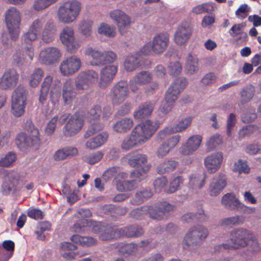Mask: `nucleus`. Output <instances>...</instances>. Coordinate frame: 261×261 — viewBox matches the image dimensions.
<instances>
[{"label":"nucleus","mask_w":261,"mask_h":261,"mask_svg":"<svg viewBox=\"0 0 261 261\" xmlns=\"http://www.w3.org/2000/svg\"><path fill=\"white\" fill-rule=\"evenodd\" d=\"M159 127L158 122L149 120L137 125L122 141L121 149L124 151H128L142 145L151 137Z\"/></svg>","instance_id":"nucleus-1"},{"label":"nucleus","mask_w":261,"mask_h":261,"mask_svg":"<svg viewBox=\"0 0 261 261\" xmlns=\"http://www.w3.org/2000/svg\"><path fill=\"white\" fill-rule=\"evenodd\" d=\"M81 4L77 0H67L59 8L57 12L58 20L64 24L73 22L81 11Z\"/></svg>","instance_id":"nucleus-2"},{"label":"nucleus","mask_w":261,"mask_h":261,"mask_svg":"<svg viewBox=\"0 0 261 261\" xmlns=\"http://www.w3.org/2000/svg\"><path fill=\"white\" fill-rule=\"evenodd\" d=\"M253 239L254 236L249 230L244 228L235 229L230 232L229 240L218 247L227 249L244 247Z\"/></svg>","instance_id":"nucleus-3"},{"label":"nucleus","mask_w":261,"mask_h":261,"mask_svg":"<svg viewBox=\"0 0 261 261\" xmlns=\"http://www.w3.org/2000/svg\"><path fill=\"white\" fill-rule=\"evenodd\" d=\"M207 228L198 225L189 229L184 238L182 246L184 249L191 250L194 246L199 245L208 236Z\"/></svg>","instance_id":"nucleus-4"},{"label":"nucleus","mask_w":261,"mask_h":261,"mask_svg":"<svg viewBox=\"0 0 261 261\" xmlns=\"http://www.w3.org/2000/svg\"><path fill=\"white\" fill-rule=\"evenodd\" d=\"M128 164L135 168L141 167L139 170H133L131 172V177L139 178L143 180L145 178L147 173L150 169V165H147L142 167L147 161V156L145 154L133 152L127 155Z\"/></svg>","instance_id":"nucleus-5"},{"label":"nucleus","mask_w":261,"mask_h":261,"mask_svg":"<svg viewBox=\"0 0 261 261\" xmlns=\"http://www.w3.org/2000/svg\"><path fill=\"white\" fill-rule=\"evenodd\" d=\"M85 54L92 58L91 64L92 65L99 66L114 63L117 58V55L112 50H101L88 46L85 50Z\"/></svg>","instance_id":"nucleus-6"},{"label":"nucleus","mask_w":261,"mask_h":261,"mask_svg":"<svg viewBox=\"0 0 261 261\" xmlns=\"http://www.w3.org/2000/svg\"><path fill=\"white\" fill-rule=\"evenodd\" d=\"M169 44V37L166 34L155 35L152 40L144 44L141 49V52L144 56L158 54L163 53Z\"/></svg>","instance_id":"nucleus-7"},{"label":"nucleus","mask_w":261,"mask_h":261,"mask_svg":"<svg viewBox=\"0 0 261 261\" xmlns=\"http://www.w3.org/2000/svg\"><path fill=\"white\" fill-rule=\"evenodd\" d=\"M5 20L11 39L16 40L18 38L20 33L21 22L20 12L15 7H10L6 12Z\"/></svg>","instance_id":"nucleus-8"},{"label":"nucleus","mask_w":261,"mask_h":261,"mask_svg":"<svg viewBox=\"0 0 261 261\" xmlns=\"http://www.w3.org/2000/svg\"><path fill=\"white\" fill-rule=\"evenodd\" d=\"M27 91L25 88L19 86L13 92L12 96L11 111L15 117L23 115L27 105Z\"/></svg>","instance_id":"nucleus-9"},{"label":"nucleus","mask_w":261,"mask_h":261,"mask_svg":"<svg viewBox=\"0 0 261 261\" xmlns=\"http://www.w3.org/2000/svg\"><path fill=\"white\" fill-rule=\"evenodd\" d=\"M46 22L43 17H38L30 22L28 30L23 33L21 41L25 43H32L40 37Z\"/></svg>","instance_id":"nucleus-10"},{"label":"nucleus","mask_w":261,"mask_h":261,"mask_svg":"<svg viewBox=\"0 0 261 261\" xmlns=\"http://www.w3.org/2000/svg\"><path fill=\"white\" fill-rule=\"evenodd\" d=\"M59 37L61 43L70 53H75L81 46L75 38L73 28L70 26H65L61 31Z\"/></svg>","instance_id":"nucleus-11"},{"label":"nucleus","mask_w":261,"mask_h":261,"mask_svg":"<svg viewBox=\"0 0 261 261\" xmlns=\"http://www.w3.org/2000/svg\"><path fill=\"white\" fill-rule=\"evenodd\" d=\"M100 114L101 108L99 106H95L90 110L87 116L90 125L85 137H89L103 128V125L98 121Z\"/></svg>","instance_id":"nucleus-12"},{"label":"nucleus","mask_w":261,"mask_h":261,"mask_svg":"<svg viewBox=\"0 0 261 261\" xmlns=\"http://www.w3.org/2000/svg\"><path fill=\"white\" fill-rule=\"evenodd\" d=\"M80 59L73 55L64 60L61 63L59 69L61 73L65 76H70L77 72L81 67Z\"/></svg>","instance_id":"nucleus-13"},{"label":"nucleus","mask_w":261,"mask_h":261,"mask_svg":"<svg viewBox=\"0 0 261 261\" xmlns=\"http://www.w3.org/2000/svg\"><path fill=\"white\" fill-rule=\"evenodd\" d=\"M16 143L20 147L29 146H39L41 142L38 129L33 127L28 135L23 133L19 134L16 137Z\"/></svg>","instance_id":"nucleus-14"},{"label":"nucleus","mask_w":261,"mask_h":261,"mask_svg":"<svg viewBox=\"0 0 261 261\" xmlns=\"http://www.w3.org/2000/svg\"><path fill=\"white\" fill-rule=\"evenodd\" d=\"M97 79L98 74L95 71L89 70L81 72L75 81L76 89L86 90L96 81Z\"/></svg>","instance_id":"nucleus-15"},{"label":"nucleus","mask_w":261,"mask_h":261,"mask_svg":"<svg viewBox=\"0 0 261 261\" xmlns=\"http://www.w3.org/2000/svg\"><path fill=\"white\" fill-rule=\"evenodd\" d=\"M110 16L116 22L121 34L125 33L126 30L129 28L131 18L122 10H114L110 12Z\"/></svg>","instance_id":"nucleus-16"},{"label":"nucleus","mask_w":261,"mask_h":261,"mask_svg":"<svg viewBox=\"0 0 261 261\" xmlns=\"http://www.w3.org/2000/svg\"><path fill=\"white\" fill-rule=\"evenodd\" d=\"M187 82L186 79H176L170 86L167 90L165 99L168 102H174L178 98L181 90H182L187 85Z\"/></svg>","instance_id":"nucleus-17"},{"label":"nucleus","mask_w":261,"mask_h":261,"mask_svg":"<svg viewBox=\"0 0 261 261\" xmlns=\"http://www.w3.org/2000/svg\"><path fill=\"white\" fill-rule=\"evenodd\" d=\"M61 57V54L57 47H49L43 48L39 56V61L45 65H51L57 62Z\"/></svg>","instance_id":"nucleus-18"},{"label":"nucleus","mask_w":261,"mask_h":261,"mask_svg":"<svg viewBox=\"0 0 261 261\" xmlns=\"http://www.w3.org/2000/svg\"><path fill=\"white\" fill-rule=\"evenodd\" d=\"M127 85L126 82L121 81L113 87L109 96L114 104L121 103L126 99L128 95Z\"/></svg>","instance_id":"nucleus-19"},{"label":"nucleus","mask_w":261,"mask_h":261,"mask_svg":"<svg viewBox=\"0 0 261 261\" xmlns=\"http://www.w3.org/2000/svg\"><path fill=\"white\" fill-rule=\"evenodd\" d=\"M227 185V178L224 175H215L208 185L207 192L211 196L216 197L223 191Z\"/></svg>","instance_id":"nucleus-20"},{"label":"nucleus","mask_w":261,"mask_h":261,"mask_svg":"<svg viewBox=\"0 0 261 261\" xmlns=\"http://www.w3.org/2000/svg\"><path fill=\"white\" fill-rule=\"evenodd\" d=\"M19 74L13 69L6 70L0 79V88L9 90L13 88L17 84Z\"/></svg>","instance_id":"nucleus-21"},{"label":"nucleus","mask_w":261,"mask_h":261,"mask_svg":"<svg viewBox=\"0 0 261 261\" xmlns=\"http://www.w3.org/2000/svg\"><path fill=\"white\" fill-rule=\"evenodd\" d=\"M83 119L82 117L75 114L71 116L63 128L65 136L70 137L76 135L82 128Z\"/></svg>","instance_id":"nucleus-22"},{"label":"nucleus","mask_w":261,"mask_h":261,"mask_svg":"<svg viewBox=\"0 0 261 261\" xmlns=\"http://www.w3.org/2000/svg\"><path fill=\"white\" fill-rule=\"evenodd\" d=\"M202 137L198 135H193L183 143L179 148V152L184 155L192 154L200 146Z\"/></svg>","instance_id":"nucleus-23"},{"label":"nucleus","mask_w":261,"mask_h":261,"mask_svg":"<svg viewBox=\"0 0 261 261\" xmlns=\"http://www.w3.org/2000/svg\"><path fill=\"white\" fill-rule=\"evenodd\" d=\"M223 159L222 152H217L207 155L204 159V165L208 172L214 173L220 168Z\"/></svg>","instance_id":"nucleus-24"},{"label":"nucleus","mask_w":261,"mask_h":261,"mask_svg":"<svg viewBox=\"0 0 261 261\" xmlns=\"http://www.w3.org/2000/svg\"><path fill=\"white\" fill-rule=\"evenodd\" d=\"M117 71V66L110 65L102 68L99 85L101 88H106L112 82Z\"/></svg>","instance_id":"nucleus-25"},{"label":"nucleus","mask_w":261,"mask_h":261,"mask_svg":"<svg viewBox=\"0 0 261 261\" xmlns=\"http://www.w3.org/2000/svg\"><path fill=\"white\" fill-rule=\"evenodd\" d=\"M119 228L114 229L109 227L100 226L97 222L95 223L92 228V230L99 234V238L103 241H109L116 239L119 237H116L115 235L119 232Z\"/></svg>","instance_id":"nucleus-26"},{"label":"nucleus","mask_w":261,"mask_h":261,"mask_svg":"<svg viewBox=\"0 0 261 261\" xmlns=\"http://www.w3.org/2000/svg\"><path fill=\"white\" fill-rule=\"evenodd\" d=\"M221 204L226 208L230 210H243L245 205L241 202L232 193L224 195L221 198Z\"/></svg>","instance_id":"nucleus-27"},{"label":"nucleus","mask_w":261,"mask_h":261,"mask_svg":"<svg viewBox=\"0 0 261 261\" xmlns=\"http://www.w3.org/2000/svg\"><path fill=\"white\" fill-rule=\"evenodd\" d=\"M152 79V75L148 71H141L137 73L129 82L131 90L137 92L139 87L149 83Z\"/></svg>","instance_id":"nucleus-28"},{"label":"nucleus","mask_w":261,"mask_h":261,"mask_svg":"<svg viewBox=\"0 0 261 261\" xmlns=\"http://www.w3.org/2000/svg\"><path fill=\"white\" fill-rule=\"evenodd\" d=\"M191 29L188 24L179 26L174 34L175 42L179 45L186 43L191 35Z\"/></svg>","instance_id":"nucleus-29"},{"label":"nucleus","mask_w":261,"mask_h":261,"mask_svg":"<svg viewBox=\"0 0 261 261\" xmlns=\"http://www.w3.org/2000/svg\"><path fill=\"white\" fill-rule=\"evenodd\" d=\"M142 55L141 50L128 55L124 62V68L127 71H132L139 68L141 66L140 57Z\"/></svg>","instance_id":"nucleus-30"},{"label":"nucleus","mask_w":261,"mask_h":261,"mask_svg":"<svg viewBox=\"0 0 261 261\" xmlns=\"http://www.w3.org/2000/svg\"><path fill=\"white\" fill-rule=\"evenodd\" d=\"M19 175L14 172L8 173L4 177V182L2 185L3 192L7 193L11 191L19 182Z\"/></svg>","instance_id":"nucleus-31"},{"label":"nucleus","mask_w":261,"mask_h":261,"mask_svg":"<svg viewBox=\"0 0 261 261\" xmlns=\"http://www.w3.org/2000/svg\"><path fill=\"white\" fill-rule=\"evenodd\" d=\"M205 179L202 174H193L189 176V188L192 193H197L204 186Z\"/></svg>","instance_id":"nucleus-32"},{"label":"nucleus","mask_w":261,"mask_h":261,"mask_svg":"<svg viewBox=\"0 0 261 261\" xmlns=\"http://www.w3.org/2000/svg\"><path fill=\"white\" fill-rule=\"evenodd\" d=\"M56 32L57 28L54 23L51 21H47L40 37L43 42L50 43L55 39Z\"/></svg>","instance_id":"nucleus-33"},{"label":"nucleus","mask_w":261,"mask_h":261,"mask_svg":"<svg viewBox=\"0 0 261 261\" xmlns=\"http://www.w3.org/2000/svg\"><path fill=\"white\" fill-rule=\"evenodd\" d=\"M76 94L72 80H66L64 84L62 92L64 102L67 105L70 104L75 98Z\"/></svg>","instance_id":"nucleus-34"},{"label":"nucleus","mask_w":261,"mask_h":261,"mask_svg":"<svg viewBox=\"0 0 261 261\" xmlns=\"http://www.w3.org/2000/svg\"><path fill=\"white\" fill-rule=\"evenodd\" d=\"M134 121L130 117H124L117 121L113 126L115 132L120 134L128 132L133 126Z\"/></svg>","instance_id":"nucleus-35"},{"label":"nucleus","mask_w":261,"mask_h":261,"mask_svg":"<svg viewBox=\"0 0 261 261\" xmlns=\"http://www.w3.org/2000/svg\"><path fill=\"white\" fill-rule=\"evenodd\" d=\"M154 107V103L150 102H147L141 105L138 110L134 112V118L139 121L149 116L151 114Z\"/></svg>","instance_id":"nucleus-36"},{"label":"nucleus","mask_w":261,"mask_h":261,"mask_svg":"<svg viewBox=\"0 0 261 261\" xmlns=\"http://www.w3.org/2000/svg\"><path fill=\"white\" fill-rule=\"evenodd\" d=\"M108 138V134L106 132H102L88 140L85 143L86 147L90 150L96 149L104 144Z\"/></svg>","instance_id":"nucleus-37"},{"label":"nucleus","mask_w":261,"mask_h":261,"mask_svg":"<svg viewBox=\"0 0 261 261\" xmlns=\"http://www.w3.org/2000/svg\"><path fill=\"white\" fill-rule=\"evenodd\" d=\"M151 242L149 239L141 241L138 245L134 243L121 244L117 246L119 252L122 253L132 254L135 252L138 247H145L148 245Z\"/></svg>","instance_id":"nucleus-38"},{"label":"nucleus","mask_w":261,"mask_h":261,"mask_svg":"<svg viewBox=\"0 0 261 261\" xmlns=\"http://www.w3.org/2000/svg\"><path fill=\"white\" fill-rule=\"evenodd\" d=\"M173 205L166 202L161 203L155 208L151 206V218L155 220L162 219L164 218L165 213L173 210Z\"/></svg>","instance_id":"nucleus-39"},{"label":"nucleus","mask_w":261,"mask_h":261,"mask_svg":"<svg viewBox=\"0 0 261 261\" xmlns=\"http://www.w3.org/2000/svg\"><path fill=\"white\" fill-rule=\"evenodd\" d=\"M178 166L177 161L167 159L157 166L156 171L159 174H163L174 171Z\"/></svg>","instance_id":"nucleus-40"},{"label":"nucleus","mask_w":261,"mask_h":261,"mask_svg":"<svg viewBox=\"0 0 261 261\" xmlns=\"http://www.w3.org/2000/svg\"><path fill=\"white\" fill-rule=\"evenodd\" d=\"M116 237L126 236L128 237H139L143 233V230L138 226H132L125 228H119Z\"/></svg>","instance_id":"nucleus-41"},{"label":"nucleus","mask_w":261,"mask_h":261,"mask_svg":"<svg viewBox=\"0 0 261 261\" xmlns=\"http://www.w3.org/2000/svg\"><path fill=\"white\" fill-rule=\"evenodd\" d=\"M76 246L69 242H64L61 247V253L67 259H72L76 257V253L73 251Z\"/></svg>","instance_id":"nucleus-42"},{"label":"nucleus","mask_w":261,"mask_h":261,"mask_svg":"<svg viewBox=\"0 0 261 261\" xmlns=\"http://www.w3.org/2000/svg\"><path fill=\"white\" fill-rule=\"evenodd\" d=\"M71 240L75 243H79L83 247H90L97 243V240L92 237H83L78 234L73 235L71 237Z\"/></svg>","instance_id":"nucleus-43"},{"label":"nucleus","mask_w":261,"mask_h":261,"mask_svg":"<svg viewBox=\"0 0 261 261\" xmlns=\"http://www.w3.org/2000/svg\"><path fill=\"white\" fill-rule=\"evenodd\" d=\"M186 69L187 71L192 74L199 69V62L195 55L189 54L187 57L186 62Z\"/></svg>","instance_id":"nucleus-44"},{"label":"nucleus","mask_w":261,"mask_h":261,"mask_svg":"<svg viewBox=\"0 0 261 261\" xmlns=\"http://www.w3.org/2000/svg\"><path fill=\"white\" fill-rule=\"evenodd\" d=\"M53 81V77L50 75L45 77L41 86L39 100L43 103L47 99L49 89Z\"/></svg>","instance_id":"nucleus-45"},{"label":"nucleus","mask_w":261,"mask_h":261,"mask_svg":"<svg viewBox=\"0 0 261 261\" xmlns=\"http://www.w3.org/2000/svg\"><path fill=\"white\" fill-rule=\"evenodd\" d=\"M93 22L90 20H82L79 24V31L85 38L91 37Z\"/></svg>","instance_id":"nucleus-46"},{"label":"nucleus","mask_w":261,"mask_h":261,"mask_svg":"<svg viewBox=\"0 0 261 261\" xmlns=\"http://www.w3.org/2000/svg\"><path fill=\"white\" fill-rule=\"evenodd\" d=\"M206 218L207 217L204 214L203 210H199L198 213L196 214H194L191 213L185 214L182 217V220L184 222L190 223L195 220L203 221H204Z\"/></svg>","instance_id":"nucleus-47"},{"label":"nucleus","mask_w":261,"mask_h":261,"mask_svg":"<svg viewBox=\"0 0 261 261\" xmlns=\"http://www.w3.org/2000/svg\"><path fill=\"white\" fill-rule=\"evenodd\" d=\"M95 223V222L91 220L82 219L74 224L72 227V230L74 232H81L85 230V227H92V228Z\"/></svg>","instance_id":"nucleus-48"},{"label":"nucleus","mask_w":261,"mask_h":261,"mask_svg":"<svg viewBox=\"0 0 261 261\" xmlns=\"http://www.w3.org/2000/svg\"><path fill=\"white\" fill-rule=\"evenodd\" d=\"M152 212L151 206H145L140 208L133 210L130 215L131 217L136 219H141L145 214H148L151 218V213Z\"/></svg>","instance_id":"nucleus-49"},{"label":"nucleus","mask_w":261,"mask_h":261,"mask_svg":"<svg viewBox=\"0 0 261 261\" xmlns=\"http://www.w3.org/2000/svg\"><path fill=\"white\" fill-rule=\"evenodd\" d=\"M43 74V71L37 68L34 70L30 77V85L32 87H35L39 85Z\"/></svg>","instance_id":"nucleus-50"},{"label":"nucleus","mask_w":261,"mask_h":261,"mask_svg":"<svg viewBox=\"0 0 261 261\" xmlns=\"http://www.w3.org/2000/svg\"><path fill=\"white\" fill-rule=\"evenodd\" d=\"M97 32L99 34L109 37H113L115 35V28L105 23L100 25Z\"/></svg>","instance_id":"nucleus-51"},{"label":"nucleus","mask_w":261,"mask_h":261,"mask_svg":"<svg viewBox=\"0 0 261 261\" xmlns=\"http://www.w3.org/2000/svg\"><path fill=\"white\" fill-rule=\"evenodd\" d=\"M192 118L188 117L181 119L174 126H172L175 133L182 132L188 128L191 123Z\"/></svg>","instance_id":"nucleus-52"},{"label":"nucleus","mask_w":261,"mask_h":261,"mask_svg":"<svg viewBox=\"0 0 261 261\" xmlns=\"http://www.w3.org/2000/svg\"><path fill=\"white\" fill-rule=\"evenodd\" d=\"M243 218L240 216H234L224 218L221 220V224L224 226L239 225L243 223Z\"/></svg>","instance_id":"nucleus-53"},{"label":"nucleus","mask_w":261,"mask_h":261,"mask_svg":"<svg viewBox=\"0 0 261 261\" xmlns=\"http://www.w3.org/2000/svg\"><path fill=\"white\" fill-rule=\"evenodd\" d=\"M137 187L136 180L119 181L117 184V189L119 191H131Z\"/></svg>","instance_id":"nucleus-54"},{"label":"nucleus","mask_w":261,"mask_h":261,"mask_svg":"<svg viewBox=\"0 0 261 261\" xmlns=\"http://www.w3.org/2000/svg\"><path fill=\"white\" fill-rule=\"evenodd\" d=\"M103 153L99 151L92 153L83 157L84 160L89 164H94L98 162L102 158Z\"/></svg>","instance_id":"nucleus-55"},{"label":"nucleus","mask_w":261,"mask_h":261,"mask_svg":"<svg viewBox=\"0 0 261 261\" xmlns=\"http://www.w3.org/2000/svg\"><path fill=\"white\" fill-rule=\"evenodd\" d=\"M184 179L181 176H177L174 178L170 182L169 187L167 191V193H173L177 191L181 185L183 184Z\"/></svg>","instance_id":"nucleus-56"},{"label":"nucleus","mask_w":261,"mask_h":261,"mask_svg":"<svg viewBox=\"0 0 261 261\" xmlns=\"http://www.w3.org/2000/svg\"><path fill=\"white\" fill-rule=\"evenodd\" d=\"M16 159V154L12 152H10L0 160V166L5 167H9L14 163Z\"/></svg>","instance_id":"nucleus-57"},{"label":"nucleus","mask_w":261,"mask_h":261,"mask_svg":"<svg viewBox=\"0 0 261 261\" xmlns=\"http://www.w3.org/2000/svg\"><path fill=\"white\" fill-rule=\"evenodd\" d=\"M152 192L150 190H140L136 193L135 196V203L137 204L142 203L144 199L150 197Z\"/></svg>","instance_id":"nucleus-58"},{"label":"nucleus","mask_w":261,"mask_h":261,"mask_svg":"<svg viewBox=\"0 0 261 261\" xmlns=\"http://www.w3.org/2000/svg\"><path fill=\"white\" fill-rule=\"evenodd\" d=\"M222 143V140L221 136L219 134H216L208 140L206 143V146L210 149H213L216 148Z\"/></svg>","instance_id":"nucleus-59"},{"label":"nucleus","mask_w":261,"mask_h":261,"mask_svg":"<svg viewBox=\"0 0 261 261\" xmlns=\"http://www.w3.org/2000/svg\"><path fill=\"white\" fill-rule=\"evenodd\" d=\"M173 106L174 103L168 102L164 99L159 110V115L162 117L166 116L171 111Z\"/></svg>","instance_id":"nucleus-60"},{"label":"nucleus","mask_w":261,"mask_h":261,"mask_svg":"<svg viewBox=\"0 0 261 261\" xmlns=\"http://www.w3.org/2000/svg\"><path fill=\"white\" fill-rule=\"evenodd\" d=\"M234 169L239 173H248L249 172V168L246 161L239 160L234 164Z\"/></svg>","instance_id":"nucleus-61"},{"label":"nucleus","mask_w":261,"mask_h":261,"mask_svg":"<svg viewBox=\"0 0 261 261\" xmlns=\"http://www.w3.org/2000/svg\"><path fill=\"white\" fill-rule=\"evenodd\" d=\"M175 133L172 126L165 128L164 129L159 131L156 135L158 140H163L167 138L170 135Z\"/></svg>","instance_id":"nucleus-62"},{"label":"nucleus","mask_w":261,"mask_h":261,"mask_svg":"<svg viewBox=\"0 0 261 261\" xmlns=\"http://www.w3.org/2000/svg\"><path fill=\"white\" fill-rule=\"evenodd\" d=\"M254 88L250 86L249 87L244 89L241 93L243 99L246 101H248L252 99L254 95Z\"/></svg>","instance_id":"nucleus-63"},{"label":"nucleus","mask_w":261,"mask_h":261,"mask_svg":"<svg viewBox=\"0 0 261 261\" xmlns=\"http://www.w3.org/2000/svg\"><path fill=\"white\" fill-rule=\"evenodd\" d=\"M216 79V75L213 72H210L202 78L201 82L204 85H210L215 83Z\"/></svg>","instance_id":"nucleus-64"}]
</instances>
